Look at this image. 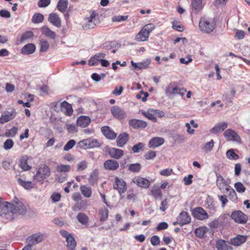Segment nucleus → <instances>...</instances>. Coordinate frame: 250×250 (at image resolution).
<instances>
[{"instance_id": "1", "label": "nucleus", "mask_w": 250, "mask_h": 250, "mask_svg": "<svg viewBox=\"0 0 250 250\" xmlns=\"http://www.w3.org/2000/svg\"><path fill=\"white\" fill-rule=\"evenodd\" d=\"M155 28V25L153 23H148L145 25L139 32L135 37V40L138 42H144L148 40L149 34Z\"/></svg>"}, {"instance_id": "2", "label": "nucleus", "mask_w": 250, "mask_h": 250, "mask_svg": "<svg viewBox=\"0 0 250 250\" xmlns=\"http://www.w3.org/2000/svg\"><path fill=\"white\" fill-rule=\"evenodd\" d=\"M216 23L212 19H207L206 18H201L199 26L201 31L206 33H210L214 29Z\"/></svg>"}, {"instance_id": "3", "label": "nucleus", "mask_w": 250, "mask_h": 250, "mask_svg": "<svg viewBox=\"0 0 250 250\" xmlns=\"http://www.w3.org/2000/svg\"><path fill=\"white\" fill-rule=\"evenodd\" d=\"M11 204L12 205V208H11V212H12L13 216L14 217L18 215H23L26 213L27 208L26 206L17 197H15L13 203Z\"/></svg>"}, {"instance_id": "4", "label": "nucleus", "mask_w": 250, "mask_h": 250, "mask_svg": "<svg viewBox=\"0 0 250 250\" xmlns=\"http://www.w3.org/2000/svg\"><path fill=\"white\" fill-rule=\"evenodd\" d=\"M102 145V143L100 142L98 139L92 138L83 139L78 144V146L83 149L99 147Z\"/></svg>"}, {"instance_id": "5", "label": "nucleus", "mask_w": 250, "mask_h": 250, "mask_svg": "<svg viewBox=\"0 0 250 250\" xmlns=\"http://www.w3.org/2000/svg\"><path fill=\"white\" fill-rule=\"evenodd\" d=\"M11 208H12L11 203L3 202L0 205V215L7 219H14V216L11 212Z\"/></svg>"}, {"instance_id": "6", "label": "nucleus", "mask_w": 250, "mask_h": 250, "mask_svg": "<svg viewBox=\"0 0 250 250\" xmlns=\"http://www.w3.org/2000/svg\"><path fill=\"white\" fill-rule=\"evenodd\" d=\"M50 174V168L47 166L44 165L43 167L39 168L36 174L34 176V179L41 182L48 177Z\"/></svg>"}, {"instance_id": "7", "label": "nucleus", "mask_w": 250, "mask_h": 250, "mask_svg": "<svg viewBox=\"0 0 250 250\" xmlns=\"http://www.w3.org/2000/svg\"><path fill=\"white\" fill-rule=\"evenodd\" d=\"M192 215L200 220H204L208 218V215L202 207H198L191 210Z\"/></svg>"}, {"instance_id": "8", "label": "nucleus", "mask_w": 250, "mask_h": 250, "mask_svg": "<svg viewBox=\"0 0 250 250\" xmlns=\"http://www.w3.org/2000/svg\"><path fill=\"white\" fill-rule=\"evenodd\" d=\"M231 218L237 223L244 224L248 220V216L240 210H235L231 213Z\"/></svg>"}, {"instance_id": "9", "label": "nucleus", "mask_w": 250, "mask_h": 250, "mask_svg": "<svg viewBox=\"0 0 250 250\" xmlns=\"http://www.w3.org/2000/svg\"><path fill=\"white\" fill-rule=\"evenodd\" d=\"M113 188L117 190L119 194L121 195L126 191L127 185L126 182L122 179L116 177L115 178V185H114Z\"/></svg>"}, {"instance_id": "10", "label": "nucleus", "mask_w": 250, "mask_h": 250, "mask_svg": "<svg viewBox=\"0 0 250 250\" xmlns=\"http://www.w3.org/2000/svg\"><path fill=\"white\" fill-rule=\"evenodd\" d=\"M104 150L108 152L110 156L115 159H119L124 155V151L122 149L110 147L108 146L104 147Z\"/></svg>"}, {"instance_id": "11", "label": "nucleus", "mask_w": 250, "mask_h": 250, "mask_svg": "<svg viewBox=\"0 0 250 250\" xmlns=\"http://www.w3.org/2000/svg\"><path fill=\"white\" fill-rule=\"evenodd\" d=\"M111 112L112 116L117 119H123L126 117L125 112L123 109L118 106L111 107Z\"/></svg>"}, {"instance_id": "12", "label": "nucleus", "mask_w": 250, "mask_h": 250, "mask_svg": "<svg viewBox=\"0 0 250 250\" xmlns=\"http://www.w3.org/2000/svg\"><path fill=\"white\" fill-rule=\"evenodd\" d=\"M17 112L15 109H13L11 112L5 111L3 112L0 117V123L4 124L12 119L16 116Z\"/></svg>"}, {"instance_id": "13", "label": "nucleus", "mask_w": 250, "mask_h": 250, "mask_svg": "<svg viewBox=\"0 0 250 250\" xmlns=\"http://www.w3.org/2000/svg\"><path fill=\"white\" fill-rule=\"evenodd\" d=\"M225 138L228 141H236L239 142L241 138L237 133L231 129H228L224 132Z\"/></svg>"}, {"instance_id": "14", "label": "nucleus", "mask_w": 250, "mask_h": 250, "mask_svg": "<svg viewBox=\"0 0 250 250\" xmlns=\"http://www.w3.org/2000/svg\"><path fill=\"white\" fill-rule=\"evenodd\" d=\"M186 91V89H181L177 86H175L173 88L168 87L166 90V95L169 97H171L176 95H179L181 96H183L185 95V92Z\"/></svg>"}, {"instance_id": "15", "label": "nucleus", "mask_w": 250, "mask_h": 250, "mask_svg": "<svg viewBox=\"0 0 250 250\" xmlns=\"http://www.w3.org/2000/svg\"><path fill=\"white\" fill-rule=\"evenodd\" d=\"M128 124L136 129H144L147 125V123L146 121L135 119L129 120Z\"/></svg>"}, {"instance_id": "16", "label": "nucleus", "mask_w": 250, "mask_h": 250, "mask_svg": "<svg viewBox=\"0 0 250 250\" xmlns=\"http://www.w3.org/2000/svg\"><path fill=\"white\" fill-rule=\"evenodd\" d=\"M104 167L108 170H116L119 167V165L117 161L113 159H109L105 161L104 163Z\"/></svg>"}, {"instance_id": "17", "label": "nucleus", "mask_w": 250, "mask_h": 250, "mask_svg": "<svg viewBox=\"0 0 250 250\" xmlns=\"http://www.w3.org/2000/svg\"><path fill=\"white\" fill-rule=\"evenodd\" d=\"M101 131L103 135L108 139L114 140L117 137V134L108 126L102 127Z\"/></svg>"}, {"instance_id": "18", "label": "nucleus", "mask_w": 250, "mask_h": 250, "mask_svg": "<svg viewBox=\"0 0 250 250\" xmlns=\"http://www.w3.org/2000/svg\"><path fill=\"white\" fill-rule=\"evenodd\" d=\"M228 127V123L226 122H220L216 124L213 127L210 129V132L211 134H217L222 132Z\"/></svg>"}, {"instance_id": "19", "label": "nucleus", "mask_w": 250, "mask_h": 250, "mask_svg": "<svg viewBox=\"0 0 250 250\" xmlns=\"http://www.w3.org/2000/svg\"><path fill=\"white\" fill-rule=\"evenodd\" d=\"M132 182L142 188H146L150 185V182L148 180L141 177H135Z\"/></svg>"}, {"instance_id": "20", "label": "nucleus", "mask_w": 250, "mask_h": 250, "mask_svg": "<svg viewBox=\"0 0 250 250\" xmlns=\"http://www.w3.org/2000/svg\"><path fill=\"white\" fill-rule=\"evenodd\" d=\"M129 140V135L126 132H123L119 135L116 140L117 146L122 147Z\"/></svg>"}, {"instance_id": "21", "label": "nucleus", "mask_w": 250, "mask_h": 250, "mask_svg": "<svg viewBox=\"0 0 250 250\" xmlns=\"http://www.w3.org/2000/svg\"><path fill=\"white\" fill-rule=\"evenodd\" d=\"M165 143V139L163 138L155 137L151 139L148 142L149 148H155L162 145Z\"/></svg>"}, {"instance_id": "22", "label": "nucleus", "mask_w": 250, "mask_h": 250, "mask_svg": "<svg viewBox=\"0 0 250 250\" xmlns=\"http://www.w3.org/2000/svg\"><path fill=\"white\" fill-rule=\"evenodd\" d=\"M95 16L96 14L95 12H93L91 14L89 18H88V21L83 25V28L84 30H87L95 27L96 25L94 19Z\"/></svg>"}, {"instance_id": "23", "label": "nucleus", "mask_w": 250, "mask_h": 250, "mask_svg": "<svg viewBox=\"0 0 250 250\" xmlns=\"http://www.w3.org/2000/svg\"><path fill=\"white\" fill-rule=\"evenodd\" d=\"M216 247L217 250H232L231 245L226 241L220 239L216 241Z\"/></svg>"}, {"instance_id": "24", "label": "nucleus", "mask_w": 250, "mask_h": 250, "mask_svg": "<svg viewBox=\"0 0 250 250\" xmlns=\"http://www.w3.org/2000/svg\"><path fill=\"white\" fill-rule=\"evenodd\" d=\"M247 236L245 235H238L230 240V243L234 246H239L246 242Z\"/></svg>"}, {"instance_id": "25", "label": "nucleus", "mask_w": 250, "mask_h": 250, "mask_svg": "<svg viewBox=\"0 0 250 250\" xmlns=\"http://www.w3.org/2000/svg\"><path fill=\"white\" fill-rule=\"evenodd\" d=\"M60 110L66 116H71L73 111L71 105L65 101L61 104Z\"/></svg>"}, {"instance_id": "26", "label": "nucleus", "mask_w": 250, "mask_h": 250, "mask_svg": "<svg viewBox=\"0 0 250 250\" xmlns=\"http://www.w3.org/2000/svg\"><path fill=\"white\" fill-rule=\"evenodd\" d=\"M48 21L57 27L61 26V20L57 13H52L49 14Z\"/></svg>"}, {"instance_id": "27", "label": "nucleus", "mask_w": 250, "mask_h": 250, "mask_svg": "<svg viewBox=\"0 0 250 250\" xmlns=\"http://www.w3.org/2000/svg\"><path fill=\"white\" fill-rule=\"evenodd\" d=\"M177 219L179 220L183 226L185 225L189 224L191 221V217L186 211H182L177 217Z\"/></svg>"}, {"instance_id": "28", "label": "nucleus", "mask_w": 250, "mask_h": 250, "mask_svg": "<svg viewBox=\"0 0 250 250\" xmlns=\"http://www.w3.org/2000/svg\"><path fill=\"white\" fill-rule=\"evenodd\" d=\"M191 8L196 14L200 12L203 8L202 0H191Z\"/></svg>"}, {"instance_id": "29", "label": "nucleus", "mask_w": 250, "mask_h": 250, "mask_svg": "<svg viewBox=\"0 0 250 250\" xmlns=\"http://www.w3.org/2000/svg\"><path fill=\"white\" fill-rule=\"evenodd\" d=\"M91 122V119L88 116H81L77 120V125L81 127H85Z\"/></svg>"}, {"instance_id": "30", "label": "nucleus", "mask_w": 250, "mask_h": 250, "mask_svg": "<svg viewBox=\"0 0 250 250\" xmlns=\"http://www.w3.org/2000/svg\"><path fill=\"white\" fill-rule=\"evenodd\" d=\"M36 50V46L33 43H28L24 45L21 49V53L23 55H29Z\"/></svg>"}, {"instance_id": "31", "label": "nucleus", "mask_w": 250, "mask_h": 250, "mask_svg": "<svg viewBox=\"0 0 250 250\" xmlns=\"http://www.w3.org/2000/svg\"><path fill=\"white\" fill-rule=\"evenodd\" d=\"M17 182L19 185L27 190H30L32 188H33L35 186V184H34L32 182L25 181L21 178H18L17 179Z\"/></svg>"}, {"instance_id": "32", "label": "nucleus", "mask_w": 250, "mask_h": 250, "mask_svg": "<svg viewBox=\"0 0 250 250\" xmlns=\"http://www.w3.org/2000/svg\"><path fill=\"white\" fill-rule=\"evenodd\" d=\"M142 114L146 117L148 119L151 120L153 122H157V118L156 117V112L155 110L148 109L147 111H142Z\"/></svg>"}, {"instance_id": "33", "label": "nucleus", "mask_w": 250, "mask_h": 250, "mask_svg": "<svg viewBox=\"0 0 250 250\" xmlns=\"http://www.w3.org/2000/svg\"><path fill=\"white\" fill-rule=\"evenodd\" d=\"M28 157L26 155L22 156L20 159L19 167L23 170H28L31 167L27 164Z\"/></svg>"}, {"instance_id": "34", "label": "nucleus", "mask_w": 250, "mask_h": 250, "mask_svg": "<svg viewBox=\"0 0 250 250\" xmlns=\"http://www.w3.org/2000/svg\"><path fill=\"white\" fill-rule=\"evenodd\" d=\"M77 220L83 225H87L89 222L88 217L83 212H79L77 216Z\"/></svg>"}, {"instance_id": "35", "label": "nucleus", "mask_w": 250, "mask_h": 250, "mask_svg": "<svg viewBox=\"0 0 250 250\" xmlns=\"http://www.w3.org/2000/svg\"><path fill=\"white\" fill-rule=\"evenodd\" d=\"M41 31L43 34L50 39H54L56 38L55 33L51 30L47 26H42Z\"/></svg>"}, {"instance_id": "36", "label": "nucleus", "mask_w": 250, "mask_h": 250, "mask_svg": "<svg viewBox=\"0 0 250 250\" xmlns=\"http://www.w3.org/2000/svg\"><path fill=\"white\" fill-rule=\"evenodd\" d=\"M67 0H59L58 2L57 8L58 10L62 13L66 12L68 6Z\"/></svg>"}, {"instance_id": "37", "label": "nucleus", "mask_w": 250, "mask_h": 250, "mask_svg": "<svg viewBox=\"0 0 250 250\" xmlns=\"http://www.w3.org/2000/svg\"><path fill=\"white\" fill-rule=\"evenodd\" d=\"M128 170L133 173L139 172L142 168V166L140 163H136L127 165Z\"/></svg>"}, {"instance_id": "38", "label": "nucleus", "mask_w": 250, "mask_h": 250, "mask_svg": "<svg viewBox=\"0 0 250 250\" xmlns=\"http://www.w3.org/2000/svg\"><path fill=\"white\" fill-rule=\"evenodd\" d=\"M66 241L67 242V248L68 250H75L77 243L73 236H70L69 238H67Z\"/></svg>"}, {"instance_id": "39", "label": "nucleus", "mask_w": 250, "mask_h": 250, "mask_svg": "<svg viewBox=\"0 0 250 250\" xmlns=\"http://www.w3.org/2000/svg\"><path fill=\"white\" fill-rule=\"evenodd\" d=\"M207 230L208 228L206 227H199L195 229L194 232L198 238H202L207 232Z\"/></svg>"}, {"instance_id": "40", "label": "nucleus", "mask_w": 250, "mask_h": 250, "mask_svg": "<svg viewBox=\"0 0 250 250\" xmlns=\"http://www.w3.org/2000/svg\"><path fill=\"white\" fill-rule=\"evenodd\" d=\"M109 210L107 208H104L100 210V221L104 222L108 218Z\"/></svg>"}, {"instance_id": "41", "label": "nucleus", "mask_w": 250, "mask_h": 250, "mask_svg": "<svg viewBox=\"0 0 250 250\" xmlns=\"http://www.w3.org/2000/svg\"><path fill=\"white\" fill-rule=\"evenodd\" d=\"M80 189L82 193L85 197L89 198L91 196L92 190L90 187L86 186H82L80 187Z\"/></svg>"}, {"instance_id": "42", "label": "nucleus", "mask_w": 250, "mask_h": 250, "mask_svg": "<svg viewBox=\"0 0 250 250\" xmlns=\"http://www.w3.org/2000/svg\"><path fill=\"white\" fill-rule=\"evenodd\" d=\"M71 169V167L68 165L61 164L56 167V170L59 173H66L69 172Z\"/></svg>"}, {"instance_id": "43", "label": "nucleus", "mask_w": 250, "mask_h": 250, "mask_svg": "<svg viewBox=\"0 0 250 250\" xmlns=\"http://www.w3.org/2000/svg\"><path fill=\"white\" fill-rule=\"evenodd\" d=\"M226 156L229 160H236L239 158V156L235 153L233 149H229L226 152Z\"/></svg>"}, {"instance_id": "44", "label": "nucleus", "mask_w": 250, "mask_h": 250, "mask_svg": "<svg viewBox=\"0 0 250 250\" xmlns=\"http://www.w3.org/2000/svg\"><path fill=\"white\" fill-rule=\"evenodd\" d=\"M43 20L44 17L43 15L41 13H36L33 16L32 22L34 23H39L42 22Z\"/></svg>"}, {"instance_id": "45", "label": "nucleus", "mask_w": 250, "mask_h": 250, "mask_svg": "<svg viewBox=\"0 0 250 250\" xmlns=\"http://www.w3.org/2000/svg\"><path fill=\"white\" fill-rule=\"evenodd\" d=\"M18 128L16 126H13L10 129L6 130L5 132V136L7 137H14L17 133Z\"/></svg>"}, {"instance_id": "46", "label": "nucleus", "mask_w": 250, "mask_h": 250, "mask_svg": "<svg viewBox=\"0 0 250 250\" xmlns=\"http://www.w3.org/2000/svg\"><path fill=\"white\" fill-rule=\"evenodd\" d=\"M151 195L155 198L162 197V192L158 187H153L151 190Z\"/></svg>"}, {"instance_id": "47", "label": "nucleus", "mask_w": 250, "mask_h": 250, "mask_svg": "<svg viewBox=\"0 0 250 250\" xmlns=\"http://www.w3.org/2000/svg\"><path fill=\"white\" fill-rule=\"evenodd\" d=\"M34 36V33L32 31H28L24 32L21 38L20 41L21 42H23L25 40L29 39H31Z\"/></svg>"}, {"instance_id": "48", "label": "nucleus", "mask_w": 250, "mask_h": 250, "mask_svg": "<svg viewBox=\"0 0 250 250\" xmlns=\"http://www.w3.org/2000/svg\"><path fill=\"white\" fill-rule=\"evenodd\" d=\"M206 204L208 208L211 210H215L216 208L215 202L211 198H208L206 201Z\"/></svg>"}, {"instance_id": "49", "label": "nucleus", "mask_w": 250, "mask_h": 250, "mask_svg": "<svg viewBox=\"0 0 250 250\" xmlns=\"http://www.w3.org/2000/svg\"><path fill=\"white\" fill-rule=\"evenodd\" d=\"M214 142L213 140H211L209 142L206 143L203 147V149L206 152L211 151L214 147Z\"/></svg>"}, {"instance_id": "50", "label": "nucleus", "mask_w": 250, "mask_h": 250, "mask_svg": "<svg viewBox=\"0 0 250 250\" xmlns=\"http://www.w3.org/2000/svg\"><path fill=\"white\" fill-rule=\"evenodd\" d=\"M40 45V51L41 52H46L48 50L49 46L48 42L44 40H41Z\"/></svg>"}, {"instance_id": "51", "label": "nucleus", "mask_w": 250, "mask_h": 250, "mask_svg": "<svg viewBox=\"0 0 250 250\" xmlns=\"http://www.w3.org/2000/svg\"><path fill=\"white\" fill-rule=\"evenodd\" d=\"M234 188L237 190V191L239 193H244L246 190V188L240 182H236L234 184Z\"/></svg>"}, {"instance_id": "52", "label": "nucleus", "mask_w": 250, "mask_h": 250, "mask_svg": "<svg viewBox=\"0 0 250 250\" xmlns=\"http://www.w3.org/2000/svg\"><path fill=\"white\" fill-rule=\"evenodd\" d=\"M145 145L143 143H139L132 147V150L134 153H138L140 150H143Z\"/></svg>"}, {"instance_id": "53", "label": "nucleus", "mask_w": 250, "mask_h": 250, "mask_svg": "<svg viewBox=\"0 0 250 250\" xmlns=\"http://www.w3.org/2000/svg\"><path fill=\"white\" fill-rule=\"evenodd\" d=\"M116 44H118V43L116 42H105L102 44V47L104 49L109 50L112 48L115 47Z\"/></svg>"}, {"instance_id": "54", "label": "nucleus", "mask_w": 250, "mask_h": 250, "mask_svg": "<svg viewBox=\"0 0 250 250\" xmlns=\"http://www.w3.org/2000/svg\"><path fill=\"white\" fill-rule=\"evenodd\" d=\"M76 141L74 140H70L68 141L66 144L63 147L64 151H68L70 149L72 148L73 147L76 145Z\"/></svg>"}, {"instance_id": "55", "label": "nucleus", "mask_w": 250, "mask_h": 250, "mask_svg": "<svg viewBox=\"0 0 250 250\" xmlns=\"http://www.w3.org/2000/svg\"><path fill=\"white\" fill-rule=\"evenodd\" d=\"M14 142L12 139H7L3 144V147L5 150L11 149L14 146Z\"/></svg>"}, {"instance_id": "56", "label": "nucleus", "mask_w": 250, "mask_h": 250, "mask_svg": "<svg viewBox=\"0 0 250 250\" xmlns=\"http://www.w3.org/2000/svg\"><path fill=\"white\" fill-rule=\"evenodd\" d=\"M156 156V153L155 151L149 150L145 154L144 157L146 160H152Z\"/></svg>"}, {"instance_id": "57", "label": "nucleus", "mask_w": 250, "mask_h": 250, "mask_svg": "<svg viewBox=\"0 0 250 250\" xmlns=\"http://www.w3.org/2000/svg\"><path fill=\"white\" fill-rule=\"evenodd\" d=\"M87 167V163L85 161L80 162L77 165V171H83Z\"/></svg>"}, {"instance_id": "58", "label": "nucleus", "mask_w": 250, "mask_h": 250, "mask_svg": "<svg viewBox=\"0 0 250 250\" xmlns=\"http://www.w3.org/2000/svg\"><path fill=\"white\" fill-rule=\"evenodd\" d=\"M128 18V16H114L112 18V21L114 22H121L126 21Z\"/></svg>"}, {"instance_id": "59", "label": "nucleus", "mask_w": 250, "mask_h": 250, "mask_svg": "<svg viewBox=\"0 0 250 250\" xmlns=\"http://www.w3.org/2000/svg\"><path fill=\"white\" fill-rule=\"evenodd\" d=\"M226 190L228 191H229V196L231 197V199L236 200L237 199V194L235 190L232 188H230V187L228 186L226 188Z\"/></svg>"}, {"instance_id": "60", "label": "nucleus", "mask_w": 250, "mask_h": 250, "mask_svg": "<svg viewBox=\"0 0 250 250\" xmlns=\"http://www.w3.org/2000/svg\"><path fill=\"white\" fill-rule=\"evenodd\" d=\"M150 242L154 246L158 245L160 243V240L159 236L157 235H153L152 236L150 239Z\"/></svg>"}, {"instance_id": "61", "label": "nucleus", "mask_w": 250, "mask_h": 250, "mask_svg": "<svg viewBox=\"0 0 250 250\" xmlns=\"http://www.w3.org/2000/svg\"><path fill=\"white\" fill-rule=\"evenodd\" d=\"M50 0H39L38 5L39 7H45L50 4Z\"/></svg>"}, {"instance_id": "62", "label": "nucleus", "mask_w": 250, "mask_h": 250, "mask_svg": "<svg viewBox=\"0 0 250 250\" xmlns=\"http://www.w3.org/2000/svg\"><path fill=\"white\" fill-rule=\"evenodd\" d=\"M149 63L150 61L149 60L138 63L139 70L147 68L148 67Z\"/></svg>"}, {"instance_id": "63", "label": "nucleus", "mask_w": 250, "mask_h": 250, "mask_svg": "<svg viewBox=\"0 0 250 250\" xmlns=\"http://www.w3.org/2000/svg\"><path fill=\"white\" fill-rule=\"evenodd\" d=\"M168 228V224L166 222H161L157 226L156 229L158 231H160L167 229Z\"/></svg>"}, {"instance_id": "64", "label": "nucleus", "mask_w": 250, "mask_h": 250, "mask_svg": "<svg viewBox=\"0 0 250 250\" xmlns=\"http://www.w3.org/2000/svg\"><path fill=\"white\" fill-rule=\"evenodd\" d=\"M0 16L4 18H9L11 17V14L7 10L2 9L0 10Z\"/></svg>"}]
</instances>
